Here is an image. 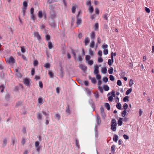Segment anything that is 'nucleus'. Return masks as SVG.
<instances>
[{
	"mask_svg": "<svg viewBox=\"0 0 154 154\" xmlns=\"http://www.w3.org/2000/svg\"><path fill=\"white\" fill-rule=\"evenodd\" d=\"M111 123V128L113 131H115L116 129L117 123L115 119H112Z\"/></svg>",
	"mask_w": 154,
	"mask_h": 154,
	"instance_id": "nucleus-1",
	"label": "nucleus"
},
{
	"mask_svg": "<svg viewBox=\"0 0 154 154\" xmlns=\"http://www.w3.org/2000/svg\"><path fill=\"white\" fill-rule=\"evenodd\" d=\"M6 62L7 63L14 64L15 62V60L12 56L5 58Z\"/></svg>",
	"mask_w": 154,
	"mask_h": 154,
	"instance_id": "nucleus-2",
	"label": "nucleus"
},
{
	"mask_svg": "<svg viewBox=\"0 0 154 154\" xmlns=\"http://www.w3.org/2000/svg\"><path fill=\"white\" fill-rule=\"evenodd\" d=\"M34 36H35L36 37L37 39L38 40V41H39L41 39V36H40V35L39 34V33L38 32H36V31H35V32H34Z\"/></svg>",
	"mask_w": 154,
	"mask_h": 154,
	"instance_id": "nucleus-3",
	"label": "nucleus"
},
{
	"mask_svg": "<svg viewBox=\"0 0 154 154\" xmlns=\"http://www.w3.org/2000/svg\"><path fill=\"white\" fill-rule=\"evenodd\" d=\"M99 72V67L97 65L94 66V73L95 74H98Z\"/></svg>",
	"mask_w": 154,
	"mask_h": 154,
	"instance_id": "nucleus-4",
	"label": "nucleus"
},
{
	"mask_svg": "<svg viewBox=\"0 0 154 154\" xmlns=\"http://www.w3.org/2000/svg\"><path fill=\"white\" fill-rule=\"evenodd\" d=\"M82 23V19L81 18L79 17H77V21L76 23L77 24V26L80 25Z\"/></svg>",
	"mask_w": 154,
	"mask_h": 154,
	"instance_id": "nucleus-5",
	"label": "nucleus"
},
{
	"mask_svg": "<svg viewBox=\"0 0 154 154\" xmlns=\"http://www.w3.org/2000/svg\"><path fill=\"white\" fill-rule=\"evenodd\" d=\"M90 40L88 37H86L84 40V43L85 46H86L89 42Z\"/></svg>",
	"mask_w": 154,
	"mask_h": 154,
	"instance_id": "nucleus-6",
	"label": "nucleus"
},
{
	"mask_svg": "<svg viewBox=\"0 0 154 154\" xmlns=\"http://www.w3.org/2000/svg\"><path fill=\"white\" fill-rule=\"evenodd\" d=\"M24 83L26 86H29V80L27 79H25L24 80Z\"/></svg>",
	"mask_w": 154,
	"mask_h": 154,
	"instance_id": "nucleus-7",
	"label": "nucleus"
},
{
	"mask_svg": "<svg viewBox=\"0 0 154 154\" xmlns=\"http://www.w3.org/2000/svg\"><path fill=\"white\" fill-rule=\"evenodd\" d=\"M89 78L91 80V82L93 84H95L96 83V81L95 78H92L90 76H89Z\"/></svg>",
	"mask_w": 154,
	"mask_h": 154,
	"instance_id": "nucleus-8",
	"label": "nucleus"
},
{
	"mask_svg": "<svg viewBox=\"0 0 154 154\" xmlns=\"http://www.w3.org/2000/svg\"><path fill=\"white\" fill-rule=\"evenodd\" d=\"M79 67L83 71L87 69L86 66H84L82 64L80 65L79 66Z\"/></svg>",
	"mask_w": 154,
	"mask_h": 154,
	"instance_id": "nucleus-9",
	"label": "nucleus"
},
{
	"mask_svg": "<svg viewBox=\"0 0 154 154\" xmlns=\"http://www.w3.org/2000/svg\"><path fill=\"white\" fill-rule=\"evenodd\" d=\"M95 45V42L94 39H93L91 41L90 45V48H93L94 47Z\"/></svg>",
	"mask_w": 154,
	"mask_h": 154,
	"instance_id": "nucleus-10",
	"label": "nucleus"
},
{
	"mask_svg": "<svg viewBox=\"0 0 154 154\" xmlns=\"http://www.w3.org/2000/svg\"><path fill=\"white\" fill-rule=\"evenodd\" d=\"M90 37L93 40L94 39L95 37V32L92 31L91 32V35H90Z\"/></svg>",
	"mask_w": 154,
	"mask_h": 154,
	"instance_id": "nucleus-11",
	"label": "nucleus"
},
{
	"mask_svg": "<svg viewBox=\"0 0 154 154\" xmlns=\"http://www.w3.org/2000/svg\"><path fill=\"white\" fill-rule=\"evenodd\" d=\"M44 102V100L42 99L41 97H39L38 99V102L40 104H42Z\"/></svg>",
	"mask_w": 154,
	"mask_h": 154,
	"instance_id": "nucleus-12",
	"label": "nucleus"
},
{
	"mask_svg": "<svg viewBox=\"0 0 154 154\" xmlns=\"http://www.w3.org/2000/svg\"><path fill=\"white\" fill-rule=\"evenodd\" d=\"M118 137L117 135L115 134L113 137V140L115 142H117L118 140Z\"/></svg>",
	"mask_w": 154,
	"mask_h": 154,
	"instance_id": "nucleus-13",
	"label": "nucleus"
},
{
	"mask_svg": "<svg viewBox=\"0 0 154 154\" xmlns=\"http://www.w3.org/2000/svg\"><path fill=\"white\" fill-rule=\"evenodd\" d=\"M7 139L5 138L4 139L3 142V143L2 144V146L3 147H5L6 144H7Z\"/></svg>",
	"mask_w": 154,
	"mask_h": 154,
	"instance_id": "nucleus-14",
	"label": "nucleus"
},
{
	"mask_svg": "<svg viewBox=\"0 0 154 154\" xmlns=\"http://www.w3.org/2000/svg\"><path fill=\"white\" fill-rule=\"evenodd\" d=\"M123 119L122 118H120L118 121V124L119 125L121 126L122 124V120Z\"/></svg>",
	"mask_w": 154,
	"mask_h": 154,
	"instance_id": "nucleus-15",
	"label": "nucleus"
},
{
	"mask_svg": "<svg viewBox=\"0 0 154 154\" xmlns=\"http://www.w3.org/2000/svg\"><path fill=\"white\" fill-rule=\"evenodd\" d=\"M37 118L38 120H41L42 118V115L39 113H37Z\"/></svg>",
	"mask_w": 154,
	"mask_h": 154,
	"instance_id": "nucleus-16",
	"label": "nucleus"
},
{
	"mask_svg": "<svg viewBox=\"0 0 154 154\" xmlns=\"http://www.w3.org/2000/svg\"><path fill=\"white\" fill-rule=\"evenodd\" d=\"M5 88V86L4 85H0V91L2 93H3Z\"/></svg>",
	"mask_w": 154,
	"mask_h": 154,
	"instance_id": "nucleus-17",
	"label": "nucleus"
},
{
	"mask_svg": "<svg viewBox=\"0 0 154 154\" xmlns=\"http://www.w3.org/2000/svg\"><path fill=\"white\" fill-rule=\"evenodd\" d=\"M88 10L90 13H92L94 11L93 7L92 6H89Z\"/></svg>",
	"mask_w": 154,
	"mask_h": 154,
	"instance_id": "nucleus-18",
	"label": "nucleus"
},
{
	"mask_svg": "<svg viewBox=\"0 0 154 154\" xmlns=\"http://www.w3.org/2000/svg\"><path fill=\"white\" fill-rule=\"evenodd\" d=\"M77 6L76 5L73 6L72 8V11L73 13H75V11L76 8Z\"/></svg>",
	"mask_w": 154,
	"mask_h": 154,
	"instance_id": "nucleus-19",
	"label": "nucleus"
},
{
	"mask_svg": "<svg viewBox=\"0 0 154 154\" xmlns=\"http://www.w3.org/2000/svg\"><path fill=\"white\" fill-rule=\"evenodd\" d=\"M66 112L68 113L69 115L70 113V110L69 109V106H68L66 108Z\"/></svg>",
	"mask_w": 154,
	"mask_h": 154,
	"instance_id": "nucleus-20",
	"label": "nucleus"
},
{
	"mask_svg": "<svg viewBox=\"0 0 154 154\" xmlns=\"http://www.w3.org/2000/svg\"><path fill=\"white\" fill-rule=\"evenodd\" d=\"M101 72L103 74H106L107 72V69L106 68H102Z\"/></svg>",
	"mask_w": 154,
	"mask_h": 154,
	"instance_id": "nucleus-21",
	"label": "nucleus"
},
{
	"mask_svg": "<svg viewBox=\"0 0 154 154\" xmlns=\"http://www.w3.org/2000/svg\"><path fill=\"white\" fill-rule=\"evenodd\" d=\"M38 17L41 18H42V11H39L38 13Z\"/></svg>",
	"mask_w": 154,
	"mask_h": 154,
	"instance_id": "nucleus-22",
	"label": "nucleus"
},
{
	"mask_svg": "<svg viewBox=\"0 0 154 154\" xmlns=\"http://www.w3.org/2000/svg\"><path fill=\"white\" fill-rule=\"evenodd\" d=\"M105 107L106 108L107 110H109L110 109V106L109 104L108 103H105Z\"/></svg>",
	"mask_w": 154,
	"mask_h": 154,
	"instance_id": "nucleus-23",
	"label": "nucleus"
},
{
	"mask_svg": "<svg viewBox=\"0 0 154 154\" xmlns=\"http://www.w3.org/2000/svg\"><path fill=\"white\" fill-rule=\"evenodd\" d=\"M102 17L103 19L106 20H108V14L106 13L103 14V15Z\"/></svg>",
	"mask_w": 154,
	"mask_h": 154,
	"instance_id": "nucleus-24",
	"label": "nucleus"
},
{
	"mask_svg": "<svg viewBox=\"0 0 154 154\" xmlns=\"http://www.w3.org/2000/svg\"><path fill=\"white\" fill-rule=\"evenodd\" d=\"M103 89L106 91H108L109 89V87L107 85H105L103 87Z\"/></svg>",
	"mask_w": 154,
	"mask_h": 154,
	"instance_id": "nucleus-25",
	"label": "nucleus"
},
{
	"mask_svg": "<svg viewBox=\"0 0 154 154\" xmlns=\"http://www.w3.org/2000/svg\"><path fill=\"white\" fill-rule=\"evenodd\" d=\"M114 62V60L109 59L108 60V64L109 66H111Z\"/></svg>",
	"mask_w": 154,
	"mask_h": 154,
	"instance_id": "nucleus-26",
	"label": "nucleus"
},
{
	"mask_svg": "<svg viewBox=\"0 0 154 154\" xmlns=\"http://www.w3.org/2000/svg\"><path fill=\"white\" fill-rule=\"evenodd\" d=\"M27 9V8H22V12L23 13V16H24L25 15L26 12V10Z\"/></svg>",
	"mask_w": 154,
	"mask_h": 154,
	"instance_id": "nucleus-27",
	"label": "nucleus"
},
{
	"mask_svg": "<svg viewBox=\"0 0 154 154\" xmlns=\"http://www.w3.org/2000/svg\"><path fill=\"white\" fill-rule=\"evenodd\" d=\"M97 45L99 44H100L101 42V39L100 37H98L97 38Z\"/></svg>",
	"mask_w": 154,
	"mask_h": 154,
	"instance_id": "nucleus-28",
	"label": "nucleus"
},
{
	"mask_svg": "<svg viewBox=\"0 0 154 154\" xmlns=\"http://www.w3.org/2000/svg\"><path fill=\"white\" fill-rule=\"evenodd\" d=\"M16 142L17 140L15 137L12 138V144L14 145Z\"/></svg>",
	"mask_w": 154,
	"mask_h": 154,
	"instance_id": "nucleus-29",
	"label": "nucleus"
},
{
	"mask_svg": "<svg viewBox=\"0 0 154 154\" xmlns=\"http://www.w3.org/2000/svg\"><path fill=\"white\" fill-rule=\"evenodd\" d=\"M48 48L49 49H51L53 47V46L51 42H48Z\"/></svg>",
	"mask_w": 154,
	"mask_h": 154,
	"instance_id": "nucleus-30",
	"label": "nucleus"
},
{
	"mask_svg": "<svg viewBox=\"0 0 154 154\" xmlns=\"http://www.w3.org/2000/svg\"><path fill=\"white\" fill-rule=\"evenodd\" d=\"M48 74L49 75L50 77L51 78H52L53 77L54 75L53 73L51 71H49L48 72Z\"/></svg>",
	"mask_w": 154,
	"mask_h": 154,
	"instance_id": "nucleus-31",
	"label": "nucleus"
},
{
	"mask_svg": "<svg viewBox=\"0 0 154 154\" xmlns=\"http://www.w3.org/2000/svg\"><path fill=\"white\" fill-rule=\"evenodd\" d=\"M113 68L111 67L108 70V72L109 74H112V73L113 72Z\"/></svg>",
	"mask_w": 154,
	"mask_h": 154,
	"instance_id": "nucleus-32",
	"label": "nucleus"
},
{
	"mask_svg": "<svg viewBox=\"0 0 154 154\" xmlns=\"http://www.w3.org/2000/svg\"><path fill=\"white\" fill-rule=\"evenodd\" d=\"M97 124L98 125H99L100 124L101 122L100 119V117L99 116H97Z\"/></svg>",
	"mask_w": 154,
	"mask_h": 154,
	"instance_id": "nucleus-33",
	"label": "nucleus"
},
{
	"mask_svg": "<svg viewBox=\"0 0 154 154\" xmlns=\"http://www.w3.org/2000/svg\"><path fill=\"white\" fill-rule=\"evenodd\" d=\"M128 96H125L123 99V101L124 102L128 101Z\"/></svg>",
	"mask_w": 154,
	"mask_h": 154,
	"instance_id": "nucleus-34",
	"label": "nucleus"
},
{
	"mask_svg": "<svg viewBox=\"0 0 154 154\" xmlns=\"http://www.w3.org/2000/svg\"><path fill=\"white\" fill-rule=\"evenodd\" d=\"M50 64L48 63H47L44 65V67L45 68H48L50 67Z\"/></svg>",
	"mask_w": 154,
	"mask_h": 154,
	"instance_id": "nucleus-35",
	"label": "nucleus"
},
{
	"mask_svg": "<svg viewBox=\"0 0 154 154\" xmlns=\"http://www.w3.org/2000/svg\"><path fill=\"white\" fill-rule=\"evenodd\" d=\"M132 91V89L131 88H130L125 93V94L126 95H128Z\"/></svg>",
	"mask_w": 154,
	"mask_h": 154,
	"instance_id": "nucleus-36",
	"label": "nucleus"
},
{
	"mask_svg": "<svg viewBox=\"0 0 154 154\" xmlns=\"http://www.w3.org/2000/svg\"><path fill=\"white\" fill-rule=\"evenodd\" d=\"M58 0H48L47 2V3H48L49 4H51L57 2Z\"/></svg>",
	"mask_w": 154,
	"mask_h": 154,
	"instance_id": "nucleus-37",
	"label": "nucleus"
},
{
	"mask_svg": "<svg viewBox=\"0 0 154 154\" xmlns=\"http://www.w3.org/2000/svg\"><path fill=\"white\" fill-rule=\"evenodd\" d=\"M103 61V59L101 57H100L98 58V62L99 63H100L102 62Z\"/></svg>",
	"mask_w": 154,
	"mask_h": 154,
	"instance_id": "nucleus-38",
	"label": "nucleus"
},
{
	"mask_svg": "<svg viewBox=\"0 0 154 154\" xmlns=\"http://www.w3.org/2000/svg\"><path fill=\"white\" fill-rule=\"evenodd\" d=\"M116 106L118 109H120L121 108V105L120 103H118L116 105Z\"/></svg>",
	"mask_w": 154,
	"mask_h": 154,
	"instance_id": "nucleus-39",
	"label": "nucleus"
},
{
	"mask_svg": "<svg viewBox=\"0 0 154 154\" xmlns=\"http://www.w3.org/2000/svg\"><path fill=\"white\" fill-rule=\"evenodd\" d=\"M38 62L37 60H35L33 61V65L34 66H37L38 64Z\"/></svg>",
	"mask_w": 154,
	"mask_h": 154,
	"instance_id": "nucleus-40",
	"label": "nucleus"
},
{
	"mask_svg": "<svg viewBox=\"0 0 154 154\" xmlns=\"http://www.w3.org/2000/svg\"><path fill=\"white\" fill-rule=\"evenodd\" d=\"M55 8V5H51L49 6V8L51 10H53Z\"/></svg>",
	"mask_w": 154,
	"mask_h": 154,
	"instance_id": "nucleus-41",
	"label": "nucleus"
},
{
	"mask_svg": "<svg viewBox=\"0 0 154 154\" xmlns=\"http://www.w3.org/2000/svg\"><path fill=\"white\" fill-rule=\"evenodd\" d=\"M88 63L89 65H91L93 64V61L92 60H90L88 61Z\"/></svg>",
	"mask_w": 154,
	"mask_h": 154,
	"instance_id": "nucleus-42",
	"label": "nucleus"
},
{
	"mask_svg": "<svg viewBox=\"0 0 154 154\" xmlns=\"http://www.w3.org/2000/svg\"><path fill=\"white\" fill-rule=\"evenodd\" d=\"M95 27V30H97V29H98L99 27V25L98 23H96L94 25Z\"/></svg>",
	"mask_w": 154,
	"mask_h": 154,
	"instance_id": "nucleus-43",
	"label": "nucleus"
},
{
	"mask_svg": "<svg viewBox=\"0 0 154 154\" xmlns=\"http://www.w3.org/2000/svg\"><path fill=\"white\" fill-rule=\"evenodd\" d=\"M103 53L104 55H107L108 53V50L107 49H104L103 51Z\"/></svg>",
	"mask_w": 154,
	"mask_h": 154,
	"instance_id": "nucleus-44",
	"label": "nucleus"
},
{
	"mask_svg": "<svg viewBox=\"0 0 154 154\" xmlns=\"http://www.w3.org/2000/svg\"><path fill=\"white\" fill-rule=\"evenodd\" d=\"M31 19L33 20H34L35 18V16L34 15V14H31Z\"/></svg>",
	"mask_w": 154,
	"mask_h": 154,
	"instance_id": "nucleus-45",
	"label": "nucleus"
},
{
	"mask_svg": "<svg viewBox=\"0 0 154 154\" xmlns=\"http://www.w3.org/2000/svg\"><path fill=\"white\" fill-rule=\"evenodd\" d=\"M128 107V104L126 103H125L124 104L123 106V108L125 109V110L127 109Z\"/></svg>",
	"mask_w": 154,
	"mask_h": 154,
	"instance_id": "nucleus-46",
	"label": "nucleus"
},
{
	"mask_svg": "<svg viewBox=\"0 0 154 154\" xmlns=\"http://www.w3.org/2000/svg\"><path fill=\"white\" fill-rule=\"evenodd\" d=\"M96 77L97 79L98 80H100V79H101V75H100L98 74H96Z\"/></svg>",
	"mask_w": 154,
	"mask_h": 154,
	"instance_id": "nucleus-47",
	"label": "nucleus"
},
{
	"mask_svg": "<svg viewBox=\"0 0 154 154\" xmlns=\"http://www.w3.org/2000/svg\"><path fill=\"white\" fill-rule=\"evenodd\" d=\"M72 53L73 55L74 58L75 59H76V54H75V51L73 49H72Z\"/></svg>",
	"mask_w": 154,
	"mask_h": 154,
	"instance_id": "nucleus-48",
	"label": "nucleus"
},
{
	"mask_svg": "<svg viewBox=\"0 0 154 154\" xmlns=\"http://www.w3.org/2000/svg\"><path fill=\"white\" fill-rule=\"evenodd\" d=\"M23 6L24 8H27V3L26 1H24L23 2Z\"/></svg>",
	"mask_w": 154,
	"mask_h": 154,
	"instance_id": "nucleus-49",
	"label": "nucleus"
},
{
	"mask_svg": "<svg viewBox=\"0 0 154 154\" xmlns=\"http://www.w3.org/2000/svg\"><path fill=\"white\" fill-rule=\"evenodd\" d=\"M95 13L97 15H98L99 14V10L98 8H96L95 9Z\"/></svg>",
	"mask_w": 154,
	"mask_h": 154,
	"instance_id": "nucleus-50",
	"label": "nucleus"
},
{
	"mask_svg": "<svg viewBox=\"0 0 154 154\" xmlns=\"http://www.w3.org/2000/svg\"><path fill=\"white\" fill-rule=\"evenodd\" d=\"M103 80L104 82H108V78L107 77H105L103 78Z\"/></svg>",
	"mask_w": 154,
	"mask_h": 154,
	"instance_id": "nucleus-51",
	"label": "nucleus"
},
{
	"mask_svg": "<svg viewBox=\"0 0 154 154\" xmlns=\"http://www.w3.org/2000/svg\"><path fill=\"white\" fill-rule=\"evenodd\" d=\"M89 54L91 56H93V51L91 49H90L89 51Z\"/></svg>",
	"mask_w": 154,
	"mask_h": 154,
	"instance_id": "nucleus-52",
	"label": "nucleus"
},
{
	"mask_svg": "<svg viewBox=\"0 0 154 154\" xmlns=\"http://www.w3.org/2000/svg\"><path fill=\"white\" fill-rule=\"evenodd\" d=\"M39 143L38 141H36L35 143V147H39Z\"/></svg>",
	"mask_w": 154,
	"mask_h": 154,
	"instance_id": "nucleus-53",
	"label": "nucleus"
},
{
	"mask_svg": "<svg viewBox=\"0 0 154 154\" xmlns=\"http://www.w3.org/2000/svg\"><path fill=\"white\" fill-rule=\"evenodd\" d=\"M45 38L47 41H49L50 39V36L48 35H47L45 36Z\"/></svg>",
	"mask_w": 154,
	"mask_h": 154,
	"instance_id": "nucleus-54",
	"label": "nucleus"
},
{
	"mask_svg": "<svg viewBox=\"0 0 154 154\" xmlns=\"http://www.w3.org/2000/svg\"><path fill=\"white\" fill-rule=\"evenodd\" d=\"M126 112L125 110L124 111H123L122 113V116L123 117H124L125 115H126Z\"/></svg>",
	"mask_w": 154,
	"mask_h": 154,
	"instance_id": "nucleus-55",
	"label": "nucleus"
},
{
	"mask_svg": "<svg viewBox=\"0 0 154 154\" xmlns=\"http://www.w3.org/2000/svg\"><path fill=\"white\" fill-rule=\"evenodd\" d=\"M90 56L88 55H86L85 57V60L86 61H88L90 60Z\"/></svg>",
	"mask_w": 154,
	"mask_h": 154,
	"instance_id": "nucleus-56",
	"label": "nucleus"
},
{
	"mask_svg": "<svg viewBox=\"0 0 154 154\" xmlns=\"http://www.w3.org/2000/svg\"><path fill=\"white\" fill-rule=\"evenodd\" d=\"M75 142L76 146L78 148H79V145L78 141L77 140H75Z\"/></svg>",
	"mask_w": 154,
	"mask_h": 154,
	"instance_id": "nucleus-57",
	"label": "nucleus"
},
{
	"mask_svg": "<svg viewBox=\"0 0 154 154\" xmlns=\"http://www.w3.org/2000/svg\"><path fill=\"white\" fill-rule=\"evenodd\" d=\"M110 79L112 81H113L115 80L114 78L112 75H110L109 76Z\"/></svg>",
	"mask_w": 154,
	"mask_h": 154,
	"instance_id": "nucleus-58",
	"label": "nucleus"
},
{
	"mask_svg": "<svg viewBox=\"0 0 154 154\" xmlns=\"http://www.w3.org/2000/svg\"><path fill=\"white\" fill-rule=\"evenodd\" d=\"M22 103V102L21 101H19L17 102L16 103V107H18L20 105H21Z\"/></svg>",
	"mask_w": 154,
	"mask_h": 154,
	"instance_id": "nucleus-59",
	"label": "nucleus"
},
{
	"mask_svg": "<svg viewBox=\"0 0 154 154\" xmlns=\"http://www.w3.org/2000/svg\"><path fill=\"white\" fill-rule=\"evenodd\" d=\"M133 84V80L132 79H131L129 82V86H131Z\"/></svg>",
	"mask_w": 154,
	"mask_h": 154,
	"instance_id": "nucleus-60",
	"label": "nucleus"
},
{
	"mask_svg": "<svg viewBox=\"0 0 154 154\" xmlns=\"http://www.w3.org/2000/svg\"><path fill=\"white\" fill-rule=\"evenodd\" d=\"M101 116H102V117L103 118H104L106 116V115L105 114V112H102L100 113Z\"/></svg>",
	"mask_w": 154,
	"mask_h": 154,
	"instance_id": "nucleus-61",
	"label": "nucleus"
},
{
	"mask_svg": "<svg viewBox=\"0 0 154 154\" xmlns=\"http://www.w3.org/2000/svg\"><path fill=\"white\" fill-rule=\"evenodd\" d=\"M84 83L85 85L88 86L89 85V82L88 81H84Z\"/></svg>",
	"mask_w": 154,
	"mask_h": 154,
	"instance_id": "nucleus-62",
	"label": "nucleus"
},
{
	"mask_svg": "<svg viewBox=\"0 0 154 154\" xmlns=\"http://www.w3.org/2000/svg\"><path fill=\"white\" fill-rule=\"evenodd\" d=\"M117 85H119V86H121L122 84L121 81L119 80L117 81Z\"/></svg>",
	"mask_w": 154,
	"mask_h": 154,
	"instance_id": "nucleus-63",
	"label": "nucleus"
},
{
	"mask_svg": "<svg viewBox=\"0 0 154 154\" xmlns=\"http://www.w3.org/2000/svg\"><path fill=\"white\" fill-rule=\"evenodd\" d=\"M108 45H103L102 46V47L103 49L106 48L108 47Z\"/></svg>",
	"mask_w": 154,
	"mask_h": 154,
	"instance_id": "nucleus-64",
	"label": "nucleus"
}]
</instances>
